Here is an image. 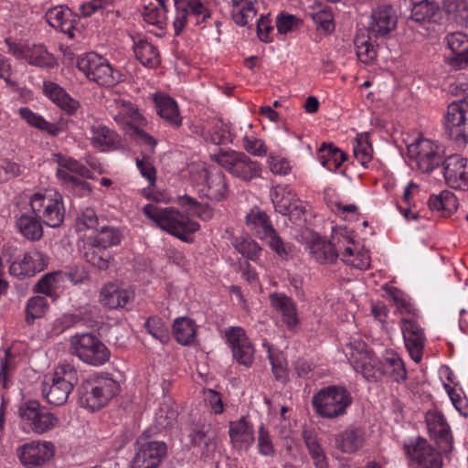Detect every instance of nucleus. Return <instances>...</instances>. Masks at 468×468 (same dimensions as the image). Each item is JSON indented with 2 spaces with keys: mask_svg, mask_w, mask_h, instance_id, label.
I'll return each mask as SVG.
<instances>
[{
  "mask_svg": "<svg viewBox=\"0 0 468 468\" xmlns=\"http://www.w3.org/2000/svg\"><path fill=\"white\" fill-rule=\"evenodd\" d=\"M365 442V430L361 427L348 426L335 436V447L345 453H354L360 450Z\"/></svg>",
  "mask_w": 468,
  "mask_h": 468,
  "instance_id": "nucleus-27",
  "label": "nucleus"
},
{
  "mask_svg": "<svg viewBox=\"0 0 468 468\" xmlns=\"http://www.w3.org/2000/svg\"><path fill=\"white\" fill-rule=\"evenodd\" d=\"M185 5L187 7L189 15L195 17L196 25H199L205 22L211 16L210 10L204 5L201 0H186Z\"/></svg>",
  "mask_w": 468,
  "mask_h": 468,
  "instance_id": "nucleus-61",
  "label": "nucleus"
},
{
  "mask_svg": "<svg viewBox=\"0 0 468 468\" xmlns=\"http://www.w3.org/2000/svg\"><path fill=\"white\" fill-rule=\"evenodd\" d=\"M312 18L317 27L325 34H330L334 31V16L330 10L319 9L312 14Z\"/></svg>",
  "mask_w": 468,
  "mask_h": 468,
  "instance_id": "nucleus-60",
  "label": "nucleus"
},
{
  "mask_svg": "<svg viewBox=\"0 0 468 468\" xmlns=\"http://www.w3.org/2000/svg\"><path fill=\"white\" fill-rule=\"evenodd\" d=\"M18 112L20 117L32 127L46 132L52 136H57L61 133L60 127L55 123L46 121L42 116L33 112L27 107L20 108Z\"/></svg>",
  "mask_w": 468,
  "mask_h": 468,
  "instance_id": "nucleus-44",
  "label": "nucleus"
},
{
  "mask_svg": "<svg viewBox=\"0 0 468 468\" xmlns=\"http://www.w3.org/2000/svg\"><path fill=\"white\" fill-rule=\"evenodd\" d=\"M122 238V233L117 228L105 226L102 227L98 234L90 239L94 241V244L107 250L110 247L118 245L121 242Z\"/></svg>",
  "mask_w": 468,
  "mask_h": 468,
  "instance_id": "nucleus-50",
  "label": "nucleus"
},
{
  "mask_svg": "<svg viewBox=\"0 0 468 468\" xmlns=\"http://www.w3.org/2000/svg\"><path fill=\"white\" fill-rule=\"evenodd\" d=\"M177 203L186 211L203 220H208L213 216V211L207 204L199 203L197 199L185 195L178 197Z\"/></svg>",
  "mask_w": 468,
  "mask_h": 468,
  "instance_id": "nucleus-47",
  "label": "nucleus"
},
{
  "mask_svg": "<svg viewBox=\"0 0 468 468\" xmlns=\"http://www.w3.org/2000/svg\"><path fill=\"white\" fill-rule=\"evenodd\" d=\"M404 449L413 468H442L441 452L436 451L425 439L418 437L405 443Z\"/></svg>",
  "mask_w": 468,
  "mask_h": 468,
  "instance_id": "nucleus-14",
  "label": "nucleus"
},
{
  "mask_svg": "<svg viewBox=\"0 0 468 468\" xmlns=\"http://www.w3.org/2000/svg\"><path fill=\"white\" fill-rule=\"evenodd\" d=\"M318 159L329 171H336L347 159V154L333 144L324 143L319 147Z\"/></svg>",
  "mask_w": 468,
  "mask_h": 468,
  "instance_id": "nucleus-39",
  "label": "nucleus"
},
{
  "mask_svg": "<svg viewBox=\"0 0 468 468\" xmlns=\"http://www.w3.org/2000/svg\"><path fill=\"white\" fill-rule=\"evenodd\" d=\"M43 92L60 109L69 114L74 113L79 107V102L69 97V94L55 82L44 81Z\"/></svg>",
  "mask_w": 468,
  "mask_h": 468,
  "instance_id": "nucleus-32",
  "label": "nucleus"
},
{
  "mask_svg": "<svg viewBox=\"0 0 468 468\" xmlns=\"http://www.w3.org/2000/svg\"><path fill=\"white\" fill-rule=\"evenodd\" d=\"M229 434L231 442L239 448L248 449L254 441L252 425L247 421L245 417L229 422Z\"/></svg>",
  "mask_w": 468,
  "mask_h": 468,
  "instance_id": "nucleus-30",
  "label": "nucleus"
},
{
  "mask_svg": "<svg viewBox=\"0 0 468 468\" xmlns=\"http://www.w3.org/2000/svg\"><path fill=\"white\" fill-rule=\"evenodd\" d=\"M206 176V196L213 201L226 198L228 186L224 173L216 167L204 170Z\"/></svg>",
  "mask_w": 468,
  "mask_h": 468,
  "instance_id": "nucleus-28",
  "label": "nucleus"
},
{
  "mask_svg": "<svg viewBox=\"0 0 468 468\" xmlns=\"http://www.w3.org/2000/svg\"><path fill=\"white\" fill-rule=\"evenodd\" d=\"M216 159L218 165L233 176L244 181H250L261 176V165L257 161L251 160L242 152H221Z\"/></svg>",
  "mask_w": 468,
  "mask_h": 468,
  "instance_id": "nucleus-11",
  "label": "nucleus"
},
{
  "mask_svg": "<svg viewBox=\"0 0 468 468\" xmlns=\"http://www.w3.org/2000/svg\"><path fill=\"white\" fill-rule=\"evenodd\" d=\"M441 9L449 19L460 26L468 25V2L467 0H442Z\"/></svg>",
  "mask_w": 468,
  "mask_h": 468,
  "instance_id": "nucleus-43",
  "label": "nucleus"
},
{
  "mask_svg": "<svg viewBox=\"0 0 468 468\" xmlns=\"http://www.w3.org/2000/svg\"><path fill=\"white\" fill-rule=\"evenodd\" d=\"M272 307L282 315V321L289 329H292L299 323L297 310L293 300L283 293L274 292L270 295Z\"/></svg>",
  "mask_w": 468,
  "mask_h": 468,
  "instance_id": "nucleus-29",
  "label": "nucleus"
},
{
  "mask_svg": "<svg viewBox=\"0 0 468 468\" xmlns=\"http://www.w3.org/2000/svg\"><path fill=\"white\" fill-rule=\"evenodd\" d=\"M91 144L101 151L111 150L119 142L116 133L107 126L96 123L90 126Z\"/></svg>",
  "mask_w": 468,
  "mask_h": 468,
  "instance_id": "nucleus-36",
  "label": "nucleus"
},
{
  "mask_svg": "<svg viewBox=\"0 0 468 468\" xmlns=\"http://www.w3.org/2000/svg\"><path fill=\"white\" fill-rule=\"evenodd\" d=\"M114 121L125 134L136 140L139 144H145L151 149L156 145L155 139L142 129L146 124V120L131 104L124 106L114 116Z\"/></svg>",
  "mask_w": 468,
  "mask_h": 468,
  "instance_id": "nucleus-12",
  "label": "nucleus"
},
{
  "mask_svg": "<svg viewBox=\"0 0 468 468\" xmlns=\"http://www.w3.org/2000/svg\"><path fill=\"white\" fill-rule=\"evenodd\" d=\"M62 277L61 271L47 273L37 282L34 290L37 292L53 296Z\"/></svg>",
  "mask_w": 468,
  "mask_h": 468,
  "instance_id": "nucleus-53",
  "label": "nucleus"
},
{
  "mask_svg": "<svg viewBox=\"0 0 468 468\" xmlns=\"http://www.w3.org/2000/svg\"><path fill=\"white\" fill-rule=\"evenodd\" d=\"M310 257L320 263H333L338 257V250L330 242L321 238L314 239L306 247Z\"/></svg>",
  "mask_w": 468,
  "mask_h": 468,
  "instance_id": "nucleus-33",
  "label": "nucleus"
},
{
  "mask_svg": "<svg viewBox=\"0 0 468 468\" xmlns=\"http://www.w3.org/2000/svg\"><path fill=\"white\" fill-rule=\"evenodd\" d=\"M79 382V374L74 366L63 363L54 371L44 377L42 393L49 404L61 406L69 399L70 392Z\"/></svg>",
  "mask_w": 468,
  "mask_h": 468,
  "instance_id": "nucleus-2",
  "label": "nucleus"
},
{
  "mask_svg": "<svg viewBox=\"0 0 468 468\" xmlns=\"http://www.w3.org/2000/svg\"><path fill=\"white\" fill-rule=\"evenodd\" d=\"M441 8L431 0L416 3L411 9L410 19L417 23L437 22L441 19Z\"/></svg>",
  "mask_w": 468,
  "mask_h": 468,
  "instance_id": "nucleus-38",
  "label": "nucleus"
},
{
  "mask_svg": "<svg viewBox=\"0 0 468 468\" xmlns=\"http://www.w3.org/2000/svg\"><path fill=\"white\" fill-rule=\"evenodd\" d=\"M32 213L50 228H58L65 217L63 198L60 194L52 191L35 193L30 198Z\"/></svg>",
  "mask_w": 468,
  "mask_h": 468,
  "instance_id": "nucleus-7",
  "label": "nucleus"
},
{
  "mask_svg": "<svg viewBox=\"0 0 468 468\" xmlns=\"http://www.w3.org/2000/svg\"><path fill=\"white\" fill-rule=\"evenodd\" d=\"M178 412L170 404L164 403L155 414V429L158 431L174 426L176 422Z\"/></svg>",
  "mask_w": 468,
  "mask_h": 468,
  "instance_id": "nucleus-52",
  "label": "nucleus"
},
{
  "mask_svg": "<svg viewBox=\"0 0 468 468\" xmlns=\"http://www.w3.org/2000/svg\"><path fill=\"white\" fill-rule=\"evenodd\" d=\"M426 422L429 433L435 441L439 451L443 453L450 452L452 449V436L444 416L438 412H429L426 415Z\"/></svg>",
  "mask_w": 468,
  "mask_h": 468,
  "instance_id": "nucleus-19",
  "label": "nucleus"
},
{
  "mask_svg": "<svg viewBox=\"0 0 468 468\" xmlns=\"http://www.w3.org/2000/svg\"><path fill=\"white\" fill-rule=\"evenodd\" d=\"M142 16L146 24L154 26L160 30H163L166 26L165 6L153 5L152 4L145 5L142 12Z\"/></svg>",
  "mask_w": 468,
  "mask_h": 468,
  "instance_id": "nucleus-49",
  "label": "nucleus"
},
{
  "mask_svg": "<svg viewBox=\"0 0 468 468\" xmlns=\"http://www.w3.org/2000/svg\"><path fill=\"white\" fill-rule=\"evenodd\" d=\"M225 335L235 360L246 367H251L255 350L245 330L240 326H231L226 329Z\"/></svg>",
  "mask_w": 468,
  "mask_h": 468,
  "instance_id": "nucleus-16",
  "label": "nucleus"
},
{
  "mask_svg": "<svg viewBox=\"0 0 468 468\" xmlns=\"http://www.w3.org/2000/svg\"><path fill=\"white\" fill-rule=\"evenodd\" d=\"M447 138L457 144H468V96L451 102L443 118Z\"/></svg>",
  "mask_w": 468,
  "mask_h": 468,
  "instance_id": "nucleus-9",
  "label": "nucleus"
},
{
  "mask_svg": "<svg viewBox=\"0 0 468 468\" xmlns=\"http://www.w3.org/2000/svg\"><path fill=\"white\" fill-rule=\"evenodd\" d=\"M84 258L88 262L100 270H106L109 267V251L94 244V241L90 239L86 243Z\"/></svg>",
  "mask_w": 468,
  "mask_h": 468,
  "instance_id": "nucleus-46",
  "label": "nucleus"
},
{
  "mask_svg": "<svg viewBox=\"0 0 468 468\" xmlns=\"http://www.w3.org/2000/svg\"><path fill=\"white\" fill-rule=\"evenodd\" d=\"M16 453L25 467L35 468L54 455V445L49 441H31L18 447Z\"/></svg>",
  "mask_w": 468,
  "mask_h": 468,
  "instance_id": "nucleus-17",
  "label": "nucleus"
},
{
  "mask_svg": "<svg viewBox=\"0 0 468 468\" xmlns=\"http://www.w3.org/2000/svg\"><path fill=\"white\" fill-rule=\"evenodd\" d=\"M48 309V301L43 296H35L28 299L26 306V321L32 324L36 319L44 315Z\"/></svg>",
  "mask_w": 468,
  "mask_h": 468,
  "instance_id": "nucleus-55",
  "label": "nucleus"
},
{
  "mask_svg": "<svg viewBox=\"0 0 468 468\" xmlns=\"http://www.w3.org/2000/svg\"><path fill=\"white\" fill-rule=\"evenodd\" d=\"M270 197L275 210L283 216H289L292 218L300 217L303 213L295 194L286 187H272Z\"/></svg>",
  "mask_w": 468,
  "mask_h": 468,
  "instance_id": "nucleus-21",
  "label": "nucleus"
},
{
  "mask_svg": "<svg viewBox=\"0 0 468 468\" xmlns=\"http://www.w3.org/2000/svg\"><path fill=\"white\" fill-rule=\"evenodd\" d=\"M18 415L37 434L50 431L58 423V419L37 400L23 402L18 408Z\"/></svg>",
  "mask_w": 468,
  "mask_h": 468,
  "instance_id": "nucleus-13",
  "label": "nucleus"
},
{
  "mask_svg": "<svg viewBox=\"0 0 468 468\" xmlns=\"http://www.w3.org/2000/svg\"><path fill=\"white\" fill-rule=\"evenodd\" d=\"M352 396L342 386H328L313 396L312 404L315 412L325 419H335L346 413L352 404Z\"/></svg>",
  "mask_w": 468,
  "mask_h": 468,
  "instance_id": "nucleus-5",
  "label": "nucleus"
},
{
  "mask_svg": "<svg viewBox=\"0 0 468 468\" xmlns=\"http://www.w3.org/2000/svg\"><path fill=\"white\" fill-rule=\"evenodd\" d=\"M346 356L353 368L361 373L367 381L377 382L386 376L384 362L360 339H355L346 345Z\"/></svg>",
  "mask_w": 468,
  "mask_h": 468,
  "instance_id": "nucleus-4",
  "label": "nucleus"
},
{
  "mask_svg": "<svg viewBox=\"0 0 468 468\" xmlns=\"http://www.w3.org/2000/svg\"><path fill=\"white\" fill-rule=\"evenodd\" d=\"M173 334L176 340L183 346H190L196 340L197 325L188 317H178L173 324Z\"/></svg>",
  "mask_w": 468,
  "mask_h": 468,
  "instance_id": "nucleus-41",
  "label": "nucleus"
},
{
  "mask_svg": "<svg viewBox=\"0 0 468 468\" xmlns=\"http://www.w3.org/2000/svg\"><path fill=\"white\" fill-rule=\"evenodd\" d=\"M41 219L35 214H21L16 221L19 232L28 240H39L43 237Z\"/></svg>",
  "mask_w": 468,
  "mask_h": 468,
  "instance_id": "nucleus-37",
  "label": "nucleus"
},
{
  "mask_svg": "<svg viewBox=\"0 0 468 468\" xmlns=\"http://www.w3.org/2000/svg\"><path fill=\"white\" fill-rule=\"evenodd\" d=\"M133 40L135 57L144 66L155 68L160 64L159 51L152 43L143 37H133Z\"/></svg>",
  "mask_w": 468,
  "mask_h": 468,
  "instance_id": "nucleus-34",
  "label": "nucleus"
},
{
  "mask_svg": "<svg viewBox=\"0 0 468 468\" xmlns=\"http://www.w3.org/2000/svg\"><path fill=\"white\" fill-rule=\"evenodd\" d=\"M386 367V375H388L394 381L399 383L407 379V370L403 360L398 354H391L387 356L384 361Z\"/></svg>",
  "mask_w": 468,
  "mask_h": 468,
  "instance_id": "nucleus-51",
  "label": "nucleus"
},
{
  "mask_svg": "<svg viewBox=\"0 0 468 468\" xmlns=\"http://www.w3.org/2000/svg\"><path fill=\"white\" fill-rule=\"evenodd\" d=\"M166 455V443L153 439L151 430L144 431L134 442L130 468H158Z\"/></svg>",
  "mask_w": 468,
  "mask_h": 468,
  "instance_id": "nucleus-6",
  "label": "nucleus"
},
{
  "mask_svg": "<svg viewBox=\"0 0 468 468\" xmlns=\"http://www.w3.org/2000/svg\"><path fill=\"white\" fill-rule=\"evenodd\" d=\"M353 150L355 158L361 164V165L366 167L372 159L373 152L372 146L367 138L363 136L356 138L353 145Z\"/></svg>",
  "mask_w": 468,
  "mask_h": 468,
  "instance_id": "nucleus-59",
  "label": "nucleus"
},
{
  "mask_svg": "<svg viewBox=\"0 0 468 468\" xmlns=\"http://www.w3.org/2000/svg\"><path fill=\"white\" fill-rule=\"evenodd\" d=\"M76 226L79 231L94 229L98 225V217L95 210L91 207H86L77 217Z\"/></svg>",
  "mask_w": 468,
  "mask_h": 468,
  "instance_id": "nucleus-63",
  "label": "nucleus"
},
{
  "mask_svg": "<svg viewBox=\"0 0 468 468\" xmlns=\"http://www.w3.org/2000/svg\"><path fill=\"white\" fill-rule=\"evenodd\" d=\"M77 66L90 80L101 86L112 87L122 80V75L96 53H88L80 58Z\"/></svg>",
  "mask_w": 468,
  "mask_h": 468,
  "instance_id": "nucleus-10",
  "label": "nucleus"
},
{
  "mask_svg": "<svg viewBox=\"0 0 468 468\" xmlns=\"http://www.w3.org/2000/svg\"><path fill=\"white\" fill-rule=\"evenodd\" d=\"M71 353L82 362L100 367L109 361L111 353L93 334H77L70 338Z\"/></svg>",
  "mask_w": 468,
  "mask_h": 468,
  "instance_id": "nucleus-8",
  "label": "nucleus"
},
{
  "mask_svg": "<svg viewBox=\"0 0 468 468\" xmlns=\"http://www.w3.org/2000/svg\"><path fill=\"white\" fill-rule=\"evenodd\" d=\"M246 224L262 239L274 229L268 215L255 207L246 217Z\"/></svg>",
  "mask_w": 468,
  "mask_h": 468,
  "instance_id": "nucleus-45",
  "label": "nucleus"
},
{
  "mask_svg": "<svg viewBox=\"0 0 468 468\" xmlns=\"http://www.w3.org/2000/svg\"><path fill=\"white\" fill-rule=\"evenodd\" d=\"M401 330L405 346L410 357L416 363H420L426 341L423 329L413 319L403 318L401 321Z\"/></svg>",
  "mask_w": 468,
  "mask_h": 468,
  "instance_id": "nucleus-20",
  "label": "nucleus"
},
{
  "mask_svg": "<svg viewBox=\"0 0 468 468\" xmlns=\"http://www.w3.org/2000/svg\"><path fill=\"white\" fill-rule=\"evenodd\" d=\"M133 298V293L121 288L116 282H108L100 291L99 302L109 309L124 307Z\"/></svg>",
  "mask_w": 468,
  "mask_h": 468,
  "instance_id": "nucleus-26",
  "label": "nucleus"
},
{
  "mask_svg": "<svg viewBox=\"0 0 468 468\" xmlns=\"http://www.w3.org/2000/svg\"><path fill=\"white\" fill-rule=\"evenodd\" d=\"M119 390V382L109 374L90 377L78 388L79 403L94 411L107 405Z\"/></svg>",
  "mask_w": 468,
  "mask_h": 468,
  "instance_id": "nucleus-1",
  "label": "nucleus"
},
{
  "mask_svg": "<svg viewBox=\"0 0 468 468\" xmlns=\"http://www.w3.org/2000/svg\"><path fill=\"white\" fill-rule=\"evenodd\" d=\"M446 184L455 189H468V158L453 154L443 161Z\"/></svg>",
  "mask_w": 468,
  "mask_h": 468,
  "instance_id": "nucleus-18",
  "label": "nucleus"
},
{
  "mask_svg": "<svg viewBox=\"0 0 468 468\" xmlns=\"http://www.w3.org/2000/svg\"><path fill=\"white\" fill-rule=\"evenodd\" d=\"M356 55L358 59L365 63H370L377 57V49L374 45H372L369 40H365L364 38H357L356 40Z\"/></svg>",
  "mask_w": 468,
  "mask_h": 468,
  "instance_id": "nucleus-62",
  "label": "nucleus"
},
{
  "mask_svg": "<svg viewBox=\"0 0 468 468\" xmlns=\"http://www.w3.org/2000/svg\"><path fill=\"white\" fill-rule=\"evenodd\" d=\"M25 60L31 65L42 69H53L57 66V60L42 44H31L26 49Z\"/></svg>",
  "mask_w": 468,
  "mask_h": 468,
  "instance_id": "nucleus-35",
  "label": "nucleus"
},
{
  "mask_svg": "<svg viewBox=\"0 0 468 468\" xmlns=\"http://www.w3.org/2000/svg\"><path fill=\"white\" fill-rule=\"evenodd\" d=\"M48 258L40 251L33 250L25 253L22 260L14 261L10 266V273L15 276H33L44 270Z\"/></svg>",
  "mask_w": 468,
  "mask_h": 468,
  "instance_id": "nucleus-25",
  "label": "nucleus"
},
{
  "mask_svg": "<svg viewBox=\"0 0 468 468\" xmlns=\"http://www.w3.org/2000/svg\"><path fill=\"white\" fill-rule=\"evenodd\" d=\"M256 0H232L231 16L239 26H246L256 16Z\"/></svg>",
  "mask_w": 468,
  "mask_h": 468,
  "instance_id": "nucleus-42",
  "label": "nucleus"
},
{
  "mask_svg": "<svg viewBox=\"0 0 468 468\" xmlns=\"http://www.w3.org/2000/svg\"><path fill=\"white\" fill-rule=\"evenodd\" d=\"M447 45L452 52L448 63L454 69L468 66V36L462 32H453L446 37Z\"/></svg>",
  "mask_w": 468,
  "mask_h": 468,
  "instance_id": "nucleus-24",
  "label": "nucleus"
},
{
  "mask_svg": "<svg viewBox=\"0 0 468 468\" xmlns=\"http://www.w3.org/2000/svg\"><path fill=\"white\" fill-rule=\"evenodd\" d=\"M235 249L250 261H256L261 251L259 244L250 238H236L233 241Z\"/></svg>",
  "mask_w": 468,
  "mask_h": 468,
  "instance_id": "nucleus-58",
  "label": "nucleus"
},
{
  "mask_svg": "<svg viewBox=\"0 0 468 468\" xmlns=\"http://www.w3.org/2000/svg\"><path fill=\"white\" fill-rule=\"evenodd\" d=\"M303 439L316 468H328L324 451L321 447L316 433L312 430L303 431Z\"/></svg>",
  "mask_w": 468,
  "mask_h": 468,
  "instance_id": "nucleus-40",
  "label": "nucleus"
},
{
  "mask_svg": "<svg viewBox=\"0 0 468 468\" xmlns=\"http://www.w3.org/2000/svg\"><path fill=\"white\" fill-rule=\"evenodd\" d=\"M143 211L159 228L182 240H186V235L194 233L199 228L197 222L190 220L174 207L162 208L155 205L148 204L144 207Z\"/></svg>",
  "mask_w": 468,
  "mask_h": 468,
  "instance_id": "nucleus-3",
  "label": "nucleus"
},
{
  "mask_svg": "<svg viewBox=\"0 0 468 468\" xmlns=\"http://www.w3.org/2000/svg\"><path fill=\"white\" fill-rule=\"evenodd\" d=\"M269 352V360L271 365V370L274 375L276 380L285 383L288 381V372H287V364L286 359L282 353L279 351H271Z\"/></svg>",
  "mask_w": 468,
  "mask_h": 468,
  "instance_id": "nucleus-56",
  "label": "nucleus"
},
{
  "mask_svg": "<svg viewBox=\"0 0 468 468\" xmlns=\"http://www.w3.org/2000/svg\"><path fill=\"white\" fill-rule=\"evenodd\" d=\"M144 327L148 334L162 344H166L169 341L168 330L160 317L150 316L144 323Z\"/></svg>",
  "mask_w": 468,
  "mask_h": 468,
  "instance_id": "nucleus-57",
  "label": "nucleus"
},
{
  "mask_svg": "<svg viewBox=\"0 0 468 468\" xmlns=\"http://www.w3.org/2000/svg\"><path fill=\"white\" fill-rule=\"evenodd\" d=\"M175 5L176 12L173 22V27L175 30V35L179 36L186 26L189 11L187 10V7L185 5L184 2L175 0Z\"/></svg>",
  "mask_w": 468,
  "mask_h": 468,
  "instance_id": "nucleus-64",
  "label": "nucleus"
},
{
  "mask_svg": "<svg viewBox=\"0 0 468 468\" xmlns=\"http://www.w3.org/2000/svg\"><path fill=\"white\" fill-rule=\"evenodd\" d=\"M157 114L174 127L182 124L176 101L168 95L156 94L154 98Z\"/></svg>",
  "mask_w": 468,
  "mask_h": 468,
  "instance_id": "nucleus-31",
  "label": "nucleus"
},
{
  "mask_svg": "<svg viewBox=\"0 0 468 468\" xmlns=\"http://www.w3.org/2000/svg\"><path fill=\"white\" fill-rule=\"evenodd\" d=\"M53 160L58 164V168L69 174L73 173L83 178H92L91 171L76 159L64 156L61 154H54Z\"/></svg>",
  "mask_w": 468,
  "mask_h": 468,
  "instance_id": "nucleus-48",
  "label": "nucleus"
},
{
  "mask_svg": "<svg viewBox=\"0 0 468 468\" xmlns=\"http://www.w3.org/2000/svg\"><path fill=\"white\" fill-rule=\"evenodd\" d=\"M45 17L49 26L67 34L70 38L74 37L77 16L69 7H51L46 12Z\"/></svg>",
  "mask_w": 468,
  "mask_h": 468,
  "instance_id": "nucleus-23",
  "label": "nucleus"
},
{
  "mask_svg": "<svg viewBox=\"0 0 468 468\" xmlns=\"http://www.w3.org/2000/svg\"><path fill=\"white\" fill-rule=\"evenodd\" d=\"M370 17L369 34L374 37H385L397 26V16L390 5L378 7L373 10Z\"/></svg>",
  "mask_w": 468,
  "mask_h": 468,
  "instance_id": "nucleus-22",
  "label": "nucleus"
},
{
  "mask_svg": "<svg viewBox=\"0 0 468 468\" xmlns=\"http://www.w3.org/2000/svg\"><path fill=\"white\" fill-rule=\"evenodd\" d=\"M261 239H266L269 247L276 253L279 259L287 261L292 252V246L283 241L275 229Z\"/></svg>",
  "mask_w": 468,
  "mask_h": 468,
  "instance_id": "nucleus-54",
  "label": "nucleus"
},
{
  "mask_svg": "<svg viewBox=\"0 0 468 468\" xmlns=\"http://www.w3.org/2000/svg\"><path fill=\"white\" fill-rule=\"evenodd\" d=\"M408 154L410 159L415 160L418 168L424 173H431L443 163L439 145L428 139L418 140L410 144Z\"/></svg>",
  "mask_w": 468,
  "mask_h": 468,
  "instance_id": "nucleus-15",
  "label": "nucleus"
}]
</instances>
